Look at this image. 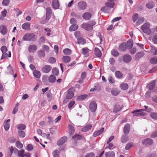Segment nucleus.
Returning a JSON list of instances; mask_svg holds the SVG:
<instances>
[{
    "label": "nucleus",
    "instance_id": "f257e3e1",
    "mask_svg": "<svg viewBox=\"0 0 157 157\" xmlns=\"http://www.w3.org/2000/svg\"><path fill=\"white\" fill-rule=\"evenodd\" d=\"M114 5V3L113 2H107L105 3V6L103 7L101 10L104 12L109 13L111 8H113Z\"/></svg>",
    "mask_w": 157,
    "mask_h": 157
},
{
    "label": "nucleus",
    "instance_id": "f03ea898",
    "mask_svg": "<svg viewBox=\"0 0 157 157\" xmlns=\"http://www.w3.org/2000/svg\"><path fill=\"white\" fill-rule=\"evenodd\" d=\"M150 27V24L149 23H146L141 26V29L143 32L147 35H149L151 33Z\"/></svg>",
    "mask_w": 157,
    "mask_h": 157
},
{
    "label": "nucleus",
    "instance_id": "7ed1b4c3",
    "mask_svg": "<svg viewBox=\"0 0 157 157\" xmlns=\"http://www.w3.org/2000/svg\"><path fill=\"white\" fill-rule=\"evenodd\" d=\"M145 110L144 109H136L132 111V113L133 114L134 116L140 117L144 116L146 115V113L142 112Z\"/></svg>",
    "mask_w": 157,
    "mask_h": 157
},
{
    "label": "nucleus",
    "instance_id": "20e7f679",
    "mask_svg": "<svg viewBox=\"0 0 157 157\" xmlns=\"http://www.w3.org/2000/svg\"><path fill=\"white\" fill-rule=\"evenodd\" d=\"M35 35L33 33H28L25 35L22 38L24 41H30L34 39Z\"/></svg>",
    "mask_w": 157,
    "mask_h": 157
},
{
    "label": "nucleus",
    "instance_id": "39448f33",
    "mask_svg": "<svg viewBox=\"0 0 157 157\" xmlns=\"http://www.w3.org/2000/svg\"><path fill=\"white\" fill-rule=\"evenodd\" d=\"M97 108V105L95 101H92L90 103L89 106V109L91 112L93 113L95 112Z\"/></svg>",
    "mask_w": 157,
    "mask_h": 157
},
{
    "label": "nucleus",
    "instance_id": "423d86ee",
    "mask_svg": "<svg viewBox=\"0 0 157 157\" xmlns=\"http://www.w3.org/2000/svg\"><path fill=\"white\" fill-rule=\"evenodd\" d=\"M78 7L79 9L81 10H85L87 7V4L84 1H80L78 3Z\"/></svg>",
    "mask_w": 157,
    "mask_h": 157
},
{
    "label": "nucleus",
    "instance_id": "0eeeda50",
    "mask_svg": "<svg viewBox=\"0 0 157 157\" xmlns=\"http://www.w3.org/2000/svg\"><path fill=\"white\" fill-rule=\"evenodd\" d=\"M74 95V90L72 88H71L68 90L66 98L68 99H70L73 97Z\"/></svg>",
    "mask_w": 157,
    "mask_h": 157
},
{
    "label": "nucleus",
    "instance_id": "6e6552de",
    "mask_svg": "<svg viewBox=\"0 0 157 157\" xmlns=\"http://www.w3.org/2000/svg\"><path fill=\"white\" fill-rule=\"evenodd\" d=\"M142 143L145 145L150 146L153 144V141L150 138L146 139L143 140Z\"/></svg>",
    "mask_w": 157,
    "mask_h": 157
},
{
    "label": "nucleus",
    "instance_id": "1a4fd4ad",
    "mask_svg": "<svg viewBox=\"0 0 157 157\" xmlns=\"http://www.w3.org/2000/svg\"><path fill=\"white\" fill-rule=\"evenodd\" d=\"M52 69V67L49 65H45L43 66L42 69V71L44 73L49 72Z\"/></svg>",
    "mask_w": 157,
    "mask_h": 157
},
{
    "label": "nucleus",
    "instance_id": "9d476101",
    "mask_svg": "<svg viewBox=\"0 0 157 157\" xmlns=\"http://www.w3.org/2000/svg\"><path fill=\"white\" fill-rule=\"evenodd\" d=\"M81 27L87 31L91 30L93 29V27L90 24L84 23L82 25Z\"/></svg>",
    "mask_w": 157,
    "mask_h": 157
},
{
    "label": "nucleus",
    "instance_id": "9b49d317",
    "mask_svg": "<svg viewBox=\"0 0 157 157\" xmlns=\"http://www.w3.org/2000/svg\"><path fill=\"white\" fill-rule=\"evenodd\" d=\"M67 140V138L66 136H63L57 142V144L60 146L63 144Z\"/></svg>",
    "mask_w": 157,
    "mask_h": 157
},
{
    "label": "nucleus",
    "instance_id": "f8f14e48",
    "mask_svg": "<svg viewBox=\"0 0 157 157\" xmlns=\"http://www.w3.org/2000/svg\"><path fill=\"white\" fill-rule=\"evenodd\" d=\"M52 14V10L50 7L46 9V20L48 21L50 19Z\"/></svg>",
    "mask_w": 157,
    "mask_h": 157
},
{
    "label": "nucleus",
    "instance_id": "ddd939ff",
    "mask_svg": "<svg viewBox=\"0 0 157 157\" xmlns=\"http://www.w3.org/2000/svg\"><path fill=\"white\" fill-rule=\"evenodd\" d=\"M123 59L124 62L126 63H128L131 61L132 58L129 55L126 54L124 56Z\"/></svg>",
    "mask_w": 157,
    "mask_h": 157
},
{
    "label": "nucleus",
    "instance_id": "4468645a",
    "mask_svg": "<svg viewBox=\"0 0 157 157\" xmlns=\"http://www.w3.org/2000/svg\"><path fill=\"white\" fill-rule=\"evenodd\" d=\"M7 32L6 27L4 25L0 26V32L3 35L6 34Z\"/></svg>",
    "mask_w": 157,
    "mask_h": 157
},
{
    "label": "nucleus",
    "instance_id": "2eb2a0df",
    "mask_svg": "<svg viewBox=\"0 0 157 157\" xmlns=\"http://www.w3.org/2000/svg\"><path fill=\"white\" fill-rule=\"evenodd\" d=\"M144 55V53L143 51L138 52L135 56V59L136 60H139V59L143 57Z\"/></svg>",
    "mask_w": 157,
    "mask_h": 157
},
{
    "label": "nucleus",
    "instance_id": "dca6fc26",
    "mask_svg": "<svg viewBox=\"0 0 157 157\" xmlns=\"http://www.w3.org/2000/svg\"><path fill=\"white\" fill-rule=\"evenodd\" d=\"M127 48L126 44L123 43L119 46L118 49L120 51L123 52L125 51Z\"/></svg>",
    "mask_w": 157,
    "mask_h": 157
},
{
    "label": "nucleus",
    "instance_id": "f3484780",
    "mask_svg": "<svg viewBox=\"0 0 157 157\" xmlns=\"http://www.w3.org/2000/svg\"><path fill=\"white\" fill-rule=\"evenodd\" d=\"M130 126L129 124H126L124 128V132L125 135H127L129 132Z\"/></svg>",
    "mask_w": 157,
    "mask_h": 157
},
{
    "label": "nucleus",
    "instance_id": "a211bd4d",
    "mask_svg": "<svg viewBox=\"0 0 157 157\" xmlns=\"http://www.w3.org/2000/svg\"><path fill=\"white\" fill-rule=\"evenodd\" d=\"M52 6L53 9H56L59 7V5L58 0H53L52 2Z\"/></svg>",
    "mask_w": 157,
    "mask_h": 157
},
{
    "label": "nucleus",
    "instance_id": "6ab92c4d",
    "mask_svg": "<svg viewBox=\"0 0 157 157\" xmlns=\"http://www.w3.org/2000/svg\"><path fill=\"white\" fill-rule=\"evenodd\" d=\"M37 48V46L33 44L29 46L28 51L30 52L33 53L36 51Z\"/></svg>",
    "mask_w": 157,
    "mask_h": 157
},
{
    "label": "nucleus",
    "instance_id": "aec40b11",
    "mask_svg": "<svg viewBox=\"0 0 157 157\" xmlns=\"http://www.w3.org/2000/svg\"><path fill=\"white\" fill-rule=\"evenodd\" d=\"M156 81L153 80L150 82L147 86V87L149 90H152L153 89L155 86Z\"/></svg>",
    "mask_w": 157,
    "mask_h": 157
},
{
    "label": "nucleus",
    "instance_id": "412c9836",
    "mask_svg": "<svg viewBox=\"0 0 157 157\" xmlns=\"http://www.w3.org/2000/svg\"><path fill=\"white\" fill-rule=\"evenodd\" d=\"M30 24L28 22H26L24 23L22 25V28L24 29L27 30H30Z\"/></svg>",
    "mask_w": 157,
    "mask_h": 157
},
{
    "label": "nucleus",
    "instance_id": "4be33fe9",
    "mask_svg": "<svg viewBox=\"0 0 157 157\" xmlns=\"http://www.w3.org/2000/svg\"><path fill=\"white\" fill-rule=\"evenodd\" d=\"M104 128H101L100 130L96 131L94 133L93 136L94 137H96L101 134L104 131Z\"/></svg>",
    "mask_w": 157,
    "mask_h": 157
},
{
    "label": "nucleus",
    "instance_id": "5701e85b",
    "mask_svg": "<svg viewBox=\"0 0 157 157\" xmlns=\"http://www.w3.org/2000/svg\"><path fill=\"white\" fill-rule=\"evenodd\" d=\"M91 17V14L88 12L85 13L82 15V17L83 19L86 20L90 19Z\"/></svg>",
    "mask_w": 157,
    "mask_h": 157
},
{
    "label": "nucleus",
    "instance_id": "b1692460",
    "mask_svg": "<svg viewBox=\"0 0 157 157\" xmlns=\"http://www.w3.org/2000/svg\"><path fill=\"white\" fill-rule=\"evenodd\" d=\"M94 52L95 55L98 57H101L102 53L100 50L98 48H96L94 49Z\"/></svg>",
    "mask_w": 157,
    "mask_h": 157
},
{
    "label": "nucleus",
    "instance_id": "393cba45",
    "mask_svg": "<svg viewBox=\"0 0 157 157\" xmlns=\"http://www.w3.org/2000/svg\"><path fill=\"white\" fill-rule=\"evenodd\" d=\"M68 128L69 134L71 135L73 134L75 131L74 127L71 125L69 124L68 125Z\"/></svg>",
    "mask_w": 157,
    "mask_h": 157
},
{
    "label": "nucleus",
    "instance_id": "a878e982",
    "mask_svg": "<svg viewBox=\"0 0 157 157\" xmlns=\"http://www.w3.org/2000/svg\"><path fill=\"white\" fill-rule=\"evenodd\" d=\"M123 107V106L122 105H120L119 104H117L115 106V107L113 109V112L117 113L120 111Z\"/></svg>",
    "mask_w": 157,
    "mask_h": 157
},
{
    "label": "nucleus",
    "instance_id": "bb28decb",
    "mask_svg": "<svg viewBox=\"0 0 157 157\" xmlns=\"http://www.w3.org/2000/svg\"><path fill=\"white\" fill-rule=\"evenodd\" d=\"M128 140V136L127 135H123L121 138V141L123 143H125Z\"/></svg>",
    "mask_w": 157,
    "mask_h": 157
},
{
    "label": "nucleus",
    "instance_id": "cd10ccee",
    "mask_svg": "<svg viewBox=\"0 0 157 157\" xmlns=\"http://www.w3.org/2000/svg\"><path fill=\"white\" fill-rule=\"evenodd\" d=\"M116 77L118 79H121L123 77V74L121 72L119 71H117L115 73Z\"/></svg>",
    "mask_w": 157,
    "mask_h": 157
},
{
    "label": "nucleus",
    "instance_id": "c85d7f7f",
    "mask_svg": "<svg viewBox=\"0 0 157 157\" xmlns=\"http://www.w3.org/2000/svg\"><path fill=\"white\" fill-rule=\"evenodd\" d=\"M48 79L49 82L51 83H53L56 81V78L53 75H51L49 77Z\"/></svg>",
    "mask_w": 157,
    "mask_h": 157
},
{
    "label": "nucleus",
    "instance_id": "c756f323",
    "mask_svg": "<svg viewBox=\"0 0 157 157\" xmlns=\"http://www.w3.org/2000/svg\"><path fill=\"white\" fill-rule=\"evenodd\" d=\"M10 121V119H8L6 120L5 122L4 128L6 131L8 130L10 126L9 122Z\"/></svg>",
    "mask_w": 157,
    "mask_h": 157
},
{
    "label": "nucleus",
    "instance_id": "7c9ffc66",
    "mask_svg": "<svg viewBox=\"0 0 157 157\" xmlns=\"http://www.w3.org/2000/svg\"><path fill=\"white\" fill-rule=\"evenodd\" d=\"M62 60L63 62L65 63H68L71 60V58L68 56H63L62 58Z\"/></svg>",
    "mask_w": 157,
    "mask_h": 157
},
{
    "label": "nucleus",
    "instance_id": "2f4dec72",
    "mask_svg": "<svg viewBox=\"0 0 157 157\" xmlns=\"http://www.w3.org/2000/svg\"><path fill=\"white\" fill-rule=\"evenodd\" d=\"M105 155L106 157H114L115 154L113 151H109L105 152Z\"/></svg>",
    "mask_w": 157,
    "mask_h": 157
},
{
    "label": "nucleus",
    "instance_id": "473e14b6",
    "mask_svg": "<svg viewBox=\"0 0 157 157\" xmlns=\"http://www.w3.org/2000/svg\"><path fill=\"white\" fill-rule=\"evenodd\" d=\"M133 43L132 39H130L127 42V46L128 48L130 49L133 46Z\"/></svg>",
    "mask_w": 157,
    "mask_h": 157
},
{
    "label": "nucleus",
    "instance_id": "72a5a7b5",
    "mask_svg": "<svg viewBox=\"0 0 157 157\" xmlns=\"http://www.w3.org/2000/svg\"><path fill=\"white\" fill-rule=\"evenodd\" d=\"M92 127V125L90 124H89L86 126L85 127H83L82 129V130L84 132H86L89 130Z\"/></svg>",
    "mask_w": 157,
    "mask_h": 157
},
{
    "label": "nucleus",
    "instance_id": "f704fd0d",
    "mask_svg": "<svg viewBox=\"0 0 157 157\" xmlns=\"http://www.w3.org/2000/svg\"><path fill=\"white\" fill-rule=\"evenodd\" d=\"M33 74L34 76L37 78H39L40 76V73L37 70H35L33 72Z\"/></svg>",
    "mask_w": 157,
    "mask_h": 157
},
{
    "label": "nucleus",
    "instance_id": "c9c22d12",
    "mask_svg": "<svg viewBox=\"0 0 157 157\" xmlns=\"http://www.w3.org/2000/svg\"><path fill=\"white\" fill-rule=\"evenodd\" d=\"M78 28V26L76 24H73L69 28L70 31H74L76 30Z\"/></svg>",
    "mask_w": 157,
    "mask_h": 157
},
{
    "label": "nucleus",
    "instance_id": "e433bc0d",
    "mask_svg": "<svg viewBox=\"0 0 157 157\" xmlns=\"http://www.w3.org/2000/svg\"><path fill=\"white\" fill-rule=\"evenodd\" d=\"M17 128L18 129V131H22L25 129L26 126L24 124H20L18 125Z\"/></svg>",
    "mask_w": 157,
    "mask_h": 157
},
{
    "label": "nucleus",
    "instance_id": "4c0bfd02",
    "mask_svg": "<svg viewBox=\"0 0 157 157\" xmlns=\"http://www.w3.org/2000/svg\"><path fill=\"white\" fill-rule=\"evenodd\" d=\"M112 94L114 96H116L119 94L120 91L117 89L114 88L111 90Z\"/></svg>",
    "mask_w": 157,
    "mask_h": 157
},
{
    "label": "nucleus",
    "instance_id": "58836bf2",
    "mask_svg": "<svg viewBox=\"0 0 157 157\" xmlns=\"http://www.w3.org/2000/svg\"><path fill=\"white\" fill-rule=\"evenodd\" d=\"M154 6V4L152 2H150L147 3L146 5V7L149 9L152 8Z\"/></svg>",
    "mask_w": 157,
    "mask_h": 157
},
{
    "label": "nucleus",
    "instance_id": "ea45409f",
    "mask_svg": "<svg viewBox=\"0 0 157 157\" xmlns=\"http://www.w3.org/2000/svg\"><path fill=\"white\" fill-rule=\"evenodd\" d=\"M150 61L151 63L152 64L157 63V57H152L150 59Z\"/></svg>",
    "mask_w": 157,
    "mask_h": 157
},
{
    "label": "nucleus",
    "instance_id": "a19ab883",
    "mask_svg": "<svg viewBox=\"0 0 157 157\" xmlns=\"http://www.w3.org/2000/svg\"><path fill=\"white\" fill-rule=\"evenodd\" d=\"M78 39L77 42H76V43L78 44H83L85 43V41L84 39L82 38L79 37Z\"/></svg>",
    "mask_w": 157,
    "mask_h": 157
},
{
    "label": "nucleus",
    "instance_id": "79ce46f5",
    "mask_svg": "<svg viewBox=\"0 0 157 157\" xmlns=\"http://www.w3.org/2000/svg\"><path fill=\"white\" fill-rule=\"evenodd\" d=\"M82 50V53L85 56H88L89 50L87 48H83Z\"/></svg>",
    "mask_w": 157,
    "mask_h": 157
},
{
    "label": "nucleus",
    "instance_id": "37998d69",
    "mask_svg": "<svg viewBox=\"0 0 157 157\" xmlns=\"http://www.w3.org/2000/svg\"><path fill=\"white\" fill-rule=\"evenodd\" d=\"M150 116L152 119L157 120V113L155 112H151L150 113Z\"/></svg>",
    "mask_w": 157,
    "mask_h": 157
},
{
    "label": "nucleus",
    "instance_id": "c03bdc74",
    "mask_svg": "<svg viewBox=\"0 0 157 157\" xmlns=\"http://www.w3.org/2000/svg\"><path fill=\"white\" fill-rule=\"evenodd\" d=\"M111 54L114 57H117L119 55L118 52L115 49H113L111 51Z\"/></svg>",
    "mask_w": 157,
    "mask_h": 157
},
{
    "label": "nucleus",
    "instance_id": "a18cd8bd",
    "mask_svg": "<svg viewBox=\"0 0 157 157\" xmlns=\"http://www.w3.org/2000/svg\"><path fill=\"white\" fill-rule=\"evenodd\" d=\"M128 85L127 83H122L121 84V89L124 90H126L128 88Z\"/></svg>",
    "mask_w": 157,
    "mask_h": 157
},
{
    "label": "nucleus",
    "instance_id": "49530a36",
    "mask_svg": "<svg viewBox=\"0 0 157 157\" xmlns=\"http://www.w3.org/2000/svg\"><path fill=\"white\" fill-rule=\"evenodd\" d=\"M59 151L57 150H54L52 152V155L54 157H59Z\"/></svg>",
    "mask_w": 157,
    "mask_h": 157
},
{
    "label": "nucleus",
    "instance_id": "de8ad7c7",
    "mask_svg": "<svg viewBox=\"0 0 157 157\" xmlns=\"http://www.w3.org/2000/svg\"><path fill=\"white\" fill-rule=\"evenodd\" d=\"M81 137L82 136L81 135L78 134H75L72 136V139L75 140H80Z\"/></svg>",
    "mask_w": 157,
    "mask_h": 157
},
{
    "label": "nucleus",
    "instance_id": "09e8293b",
    "mask_svg": "<svg viewBox=\"0 0 157 157\" xmlns=\"http://www.w3.org/2000/svg\"><path fill=\"white\" fill-rule=\"evenodd\" d=\"M63 52L65 55H69L71 54V52L70 49L66 48L63 50Z\"/></svg>",
    "mask_w": 157,
    "mask_h": 157
},
{
    "label": "nucleus",
    "instance_id": "8fccbe9b",
    "mask_svg": "<svg viewBox=\"0 0 157 157\" xmlns=\"http://www.w3.org/2000/svg\"><path fill=\"white\" fill-rule=\"evenodd\" d=\"M47 96L48 97V101H50L52 99V94L50 91H48L46 93Z\"/></svg>",
    "mask_w": 157,
    "mask_h": 157
},
{
    "label": "nucleus",
    "instance_id": "3c124183",
    "mask_svg": "<svg viewBox=\"0 0 157 157\" xmlns=\"http://www.w3.org/2000/svg\"><path fill=\"white\" fill-rule=\"evenodd\" d=\"M52 73L56 75H58L59 73V70L56 68H54L52 71Z\"/></svg>",
    "mask_w": 157,
    "mask_h": 157
},
{
    "label": "nucleus",
    "instance_id": "603ef678",
    "mask_svg": "<svg viewBox=\"0 0 157 157\" xmlns=\"http://www.w3.org/2000/svg\"><path fill=\"white\" fill-rule=\"evenodd\" d=\"M24 153L25 151L24 150L18 151V156L19 157H24L25 156Z\"/></svg>",
    "mask_w": 157,
    "mask_h": 157
},
{
    "label": "nucleus",
    "instance_id": "864d4df0",
    "mask_svg": "<svg viewBox=\"0 0 157 157\" xmlns=\"http://www.w3.org/2000/svg\"><path fill=\"white\" fill-rule=\"evenodd\" d=\"M38 56L41 57H44L45 56V52L42 50H40L38 52Z\"/></svg>",
    "mask_w": 157,
    "mask_h": 157
},
{
    "label": "nucleus",
    "instance_id": "5fc2aeb1",
    "mask_svg": "<svg viewBox=\"0 0 157 157\" xmlns=\"http://www.w3.org/2000/svg\"><path fill=\"white\" fill-rule=\"evenodd\" d=\"M10 2V0H3L2 2V5L5 6H8Z\"/></svg>",
    "mask_w": 157,
    "mask_h": 157
},
{
    "label": "nucleus",
    "instance_id": "6e6d98bb",
    "mask_svg": "<svg viewBox=\"0 0 157 157\" xmlns=\"http://www.w3.org/2000/svg\"><path fill=\"white\" fill-rule=\"evenodd\" d=\"M87 95H82L78 96L77 99L78 100H82L85 99L87 97Z\"/></svg>",
    "mask_w": 157,
    "mask_h": 157
},
{
    "label": "nucleus",
    "instance_id": "4d7b16f0",
    "mask_svg": "<svg viewBox=\"0 0 157 157\" xmlns=\"http://www.w3.org/2000/svg\"><path fill=\"white\" fill-rule=\"evenodd\" d=\"M95 154L93 152L87 153L85 157H94Z\"/></svg>",
    "mask_w": 157,
    "mask_h": 157
},
{
    "label": "nucleus",
    "instance_id": "13d9d810",
    "mask_svg": "<svg viewBox=\"0 0 157 157\" xmlns=\"http://www.w3.org/2000/svg\"><path fill=\"white\" fill-rule=\"evenodd\" d=\"M18 134L21 137H24L25 135V132L22 131H18Z\"/></svg>",
    "mask_w": 157,
    "mask_h": 157
},
{
    "label": "nucleus",
    "instance_id": "bf43d9fd",
    "mask_svg": "<svg viewBox=\"0 0 157 157\" xmlns=\"http://www.w3.org/2000/svg\"><path fill=\"white\" fill-rule=\"evenodd\" d=\"M48 61L50 63H53L56 62V59L53 57H50L48 59Z\"/></svg>",
    "mask_w": 157,
    "mask_h": 157
},
{
    "label": "nucleus",
    "instance_id": "052dcab7",
    "mask_svg": "<svg viewBox=\"0 0 157 157\" xmlns=\"http://www.w3.org/2000/svg\"><path fill=\"white\" fill-rule=\"evenodd\" d=\"M9 149L10 151L8 152V155H9V157H10L13 152V148L12 146H11L10 147Z\"/></svg>",
    "mask_w": 157,
    "mask_h": 157
},
{
    "label": "nucleus",
    "instance_id": "680f3d73",
    "mask_svg": "<svg viewBox=\"0 0 157 157\" xmlns=\"http://www.w3.org/2000/svg\"><path fill=\"white\" fill-rule=\"evenodd\" d=\"M75 35L77 38L78 39L81 36L80 32L79 31H76L75 33Z\"/></svg>",
    "mask_w": 157,
    "mask_h": 157
},
{
    "label": "nucleus",
    "instance_id": "e2e57ef3",
    "mask_svg": "<svg viewBox=\"0 0 157 157\" xmlns=\"http://www.w3.org/2000/svg\"><path fill=\"white\" fill-rule=\"evenodd\" d=\"M152 40L154 44L157 43V34H155L153 35Z\"/></svg>",
    "mask_w": 157,
    "mask_h": 157
},
{
    "label": "nucleus",
    "instance_id": "0e129e2a",
    "mask_svg": "<svg viewBox=\"0 0 157 157\" xmlns=\"http://www.w3.org/2000/svg\"><path fill=\"white\" fill-rule=\"evenodd\" d=\"M133 145V144L132 143L127 144L125 146V148L126 150H127L129 149Z\"/></svg>",
    "mask_w": 157,
    "mask_h": 157
},
{
    "label": "nucleus",
    "instance_id": "69168bd1",
    "mask_svg": "<svg viewBox=\"0 0 157 157\" xmlns=\"http://www.w3.org/2000/svg\"><path fill=\"white\" fill-rule=\"evenodd\" d=\"M17 147L18 148H21L23 147V144L19 141H17L16 143Z\"/></svg>",
    "mask_w": 157,
    "mask_h": 157
},
{
    "label": "nucleus",
    "instance_id": "338daca9",
    "mask_svg": "<svg viewBox=\"0 0 157 157\" xmlns=\"http://www.w3.org/2000/svg\"><path fill=\"white\" fill-rule=\"evenodd\" d=\"M151 137L152 138L157 137V130L155 131L152 133Z\"/></svg>",
    "mask_w": 157,
    "mask_h": 157
},
{
    "label": "nucleus",
    "instance_id": "774afa93",
    "mask_svg": "<svg viewBox=\"0 0 157 157\" xmlns=\"http://www.w3.org/2000/svg\"><path fill=\"white\" fill-rule=\"evenodd\" d=\"M145 157H156V155L155 153H151L147 155Z\"/></svg>",
    "mask_w": 157,
    "mask_h": 157
}]
</instances>
